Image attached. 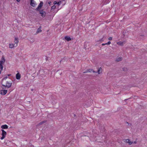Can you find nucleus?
Returning a JSON list of instances; mask_svg holds the SVG:
<instances>
[{
    "label": "nucleus",
    "instance_id": "f257e3e1",
    "mask_svg": "<svg viewBox=\"0 0 147 147\" xmlns=\"http://www.w3.org/2000/svg\"><path fill=\"white\" fill-rule=\"evenodd\" d=\"M12 82H9L8 81H7L6 83V85H4L3 84H2V88L3 89H5V88L7 87L8 88H10L11 87L12 85Z\"/></svg>",
    "mask_w": 147,
    "mask_h": 147
},
{
    "label": "nucleus",
    "instance_id": "f03ea898",
    "mask_svg": "<svg viewBox=\"0 0 147 147\" xmlns=\"http://www.w3.org/2000/svg\"><path fill=\"white\" fill-rule=\"evenodd\" d=\"M123 141L124 142L128 143L130 145L132 144L133 143L135 144L136 143V142L135 141L133 142V141H131L129 139H124L123 140Z\"/></svg>",
    "mask_w": 147,
    "mask_h": 147
},
{
    "label": "nucleus",
    "instance_id": "7ed1b4c3",
    "mask_svg": "<svg viewBox=\"0 0 147 147\" xmlns=\"http://www.w3.org/2000/svg\"><path fill=\"white\" fill-rule=\"evenodd\" d=\"M43 2L42 1H41L38 6V7L35 9V10L36 11H39L41 10L40 9L42 8L43 6Z\"/></svg>",
    "mask_w": 147,
    "mask_h": 147
},
{
    "label": "nucleus",
    "instance_id": "20e7f679",
    "mask_svg": "<svg viewBox=\"0 0 147 147\" xmlns=\"http://www.w3.org/2000/svg\"><path fill=\"white\" fill-rule=\"evenodd\" d=\"M43 9H42L41 10L38 11L39 13L41 14V16L43 18L45 17L46 15V13L45 12L43 11Z\"/></svg>",
    "mask_w": 147,
    "mask_h": 147
},
{
    "label": "nucleus",
    "instance_id": "39448f33",
    "mask_svg": "<svg viewBox=\"0 0 147 147\" xmlns=\"http://www.w3.org/2000/svg\"><path fill=\"white\" fill-rule=\"evenodd\" d=\"M1 131L2 132L1 134L2 137L1 138H5L7 134L6 132L3 129H2Z\"/></svg>",
    "mask_w": 147,
    "mask_h": 147
},
{
    "label": "nucleus",
    "instance_id": "423d86ee",
    "mask_svg": "<svg viewBox=\"0 0 147 147\" xmlns=\"http://www.w3.org/2000/svg\"><path fill=\"white\" fill-rule=\"evenodd\" d=\"M5 61V58L3 56L1 58V60L0 61V64L3 65Z\"/></svg>",
    "mask_w": 147,
    "mask_h": 147
},
{
    "label": "nucleus",
    "instance_id": "0eeeda50",
    "mask_svg": "<svg viewBox=\"0 0 147 147\" xmlns=\"http://www.w3.org/2000/svg\"><path fill=\"white\" fill-rule=\"evenodd\" d=\"M7 90H1V95H5L6 93H7Z\"/></svg>",
    "mask_w": 147,
    "mask_h": 147
},
{
    "label": "nucleus",
    "instance_id": "6e6552de",
    "mask_svg": "<svg viewBox=\"0 0 147 147\" xmlns=\"http://www.w3.org/2000/svg\"><path fill=\"white\" fill-rule=\"evenodd\" d=\"M16 78L17 80H19L20 79L21 75L20 74L18 73H17L16 75Z\"/></svg>",
    "mask_w": 147,
    "mask_h": 147
},
{
    "label": "nucleus",
    "instance_id": "1a4fd4ad",
    "mask_svg": "<svg viewBox=\"0 0 147 147\" xmlns=\"http://www.w3.org/2000/svg\"><path fill=\"white\" fill-rule=\"evenodd\" d=\"M30 5L31 6L34 7L36 5V3L35 2L34 0V1L30 2Z\"/></svg>",
    "mask_w": 147,
    "mask_h": 147
},
{
    "label": "nucleus",
    "instance_id": "9d476101",
    "mask_svg": "<svg viewBox=\"0 0 147 147\" xmlns=\"http://www.w3.org/2000/svg\"><path fill=\"white\" fill-rule=\"evenodd\" d=\"M65 39L68 41H70L71 40V38L70 37L67 36H66L65 37Z\"/></svg>",
    "mask_w": 147,
    "mask_h": 147
},
{
    "label": "nucleus",
    "instance_id": "9b49d317",
    "mask_svg": "<svg viewBox=\"0 0 147 147\" xmlns=\"http://www.w3.org/2000/svg\"><path fill=\"white\" fill-rule=\"evenodd\" d=\"M8 126L7 125H3L1 126V128L2 129H7L8 128Z\"/></svg>",
    "mask_w": 147,
    "mask_h": 147
},
{
    "label": "nucleus",
    "instance_id": "f8f14e48",
    "mask_svg": "<svg viewBox=\"0 0 147 147\" xmlns=\"http://www.w3.org/2000/svg\"><path fill=\"white\" fill-rule=\"evenodd\" d=\"M14 42L16 44V45L15 46L16 47L17 45V44L19 42L18 38H15Z\"/></svg>",
    "mask_w": 147,
    "mask_h": 147
},
{
    "label": "nucleus",
    "instance_id": "ddd939ff",
    "mask_svg": "<svg viewBox=\"0 0 147 147\" xmlns=\"http://www.w3.org/2000/svg\"><path fill=\"white\" fill-rule=\"evenodd\" d=\"M41 26H40L39 28L37 29L36 33H38L40 32H41L42 30H41Z\"/></svg>",
    "mask_w": 147,
    "mask_h": 147
},
{
    "label": "nucleus",
    "instance_id": "4468645a",
    "mask_svg": "<svg viewBox=\"0 0 147 147\" xmlns=\"http://www.w3.org/2000/svg\"><path fill=\"white\" fill-rule=\"evenodd\" d=\"M106 38V36H103V37L99 40V41H100L101 42H102Z\"/></svg>",
    "mask_w": 147,
    "mask_h": 147
},
{
    "label": "nucleus",
    "instance_id": "2eb2a0df",
    "mask_svg": "<svg viewBox=\"0 0 147 147\" xmlns=\"http://www.w3.org/2000/svg\"><path fill=\"white\" fill-rule=\"evenodd\" d=\"M87 71L89 72H93V73H96V72L94 71L93 70V69H89L87 70Z\"/></svg>",
    "mask_w": 147,
    "mask_h": 147
},
{
    "label": "nucleus",
    "instance_id": "dca6fc26",
    "mask_svg": "<svg viewBox=\"0 0 147 147\" xmlns=\"http://www.w3.org/2000/svg\"><path fill=\"white\" fill-rule=\"evenodd\" d=\"M15 44H10L9 45V47L10 48H12L14 46Z\"/></svg>",
    "mask_w": 147,
    "mask_h": 147
},
{
    "label": "nucleus",
    "instance_id": "f3484780",
    "mask_svg": "<svg viewBox=\"0 0 147 147\" xmlns=\"http://www.w3.org/2000/svg\"><path fill=\"white\" fill-rule=\"evenodd\" d=\"M122 60V57H118L117 58L116 60V61L117 62H119L121 61Z\"/></svg>",
    "mask_w": 147,
    "mask_h": 147
},
{
    "label": "nucleus",
    "instance_id": "a211bd4d",
    "mask_svg": "<svg viewBox=\"0 0 147 147\" xmlns=\"http://www.w3.org/2000/svg\"><path fill=\"white\" fill-rule=\"evenodd\" d=\"M122 69L124 71H126L128 70L127 68L126 67H123L122 68Z\"/></svg>",
    "mask_w": 147,
    "mask_h": 147
},
{
    "label": "nucleus",
    "instance_id": "6ab92c4d",
    "mask_svg": "<svg viewBox=\"0 0 147 147\" xmlns=\"http://www.w3.org/2000/svg\"><path fill=\"white\" fill-rule=\"evenodd\" d=\"M47 122V121L46 120H44L42 121L41 122H40L39 123V125H41L42 124L45 123H46V122Z\"/></svg>",
    "mask_w": 147,
    "mask_h": 147
},
{
    "label": "nucleus",
    "instance_id": "aec40b11",
    "mask_svg": "<svg viewBox=\"0 0 147 147\" xmlns=\"http://www.w3.org/2000/svg\"><path fill=\"white\" fill-rule=\"evenodd\" d=\"M102 68L101 67H100L97 71V72L98 73V74H99L100 72V71L101 70Z\"/></svg>",
    "mask_w": 147,
    "mask_h": 147
},
{
    "label": "nucleus",
    "instance_id": "412c9836",
    "mask_svg": "<svg viewBox=\"0 0 147 147\" xmlns=\"http://www.w3.org/2000/svg\"><path fill=\"white\" fill-rule=\"evenodd\" d=\"M56 8V6L54 5L52 6L51 8V10H54Z\"/></svg>",
    "mask_w": 147,
    "mask_h": 147
},
{
    "label": "nucleus",
    "instance_id": "4be33fe9",
    "mask_svg": "<svg viewBox=\"0 0 147 147\" xmlns=\"http://www.w3.org/2000/svg\"><path fill=\"white\" fill-rule=\"evenodd\" d=\"M3 65L0 64V68L1 70H2L3 69Z\"/></svg>",
    "mask_w": 147,
    "mask_h": 147
},
{
    "label": "nucleus",
    "instance_id": "5701e85b",
    "mask_svg": "<svg viewBox=\"0 0 147 147\" xmlns=\"http://www.w3.org/2000/svg\"><path fill=\"white\" fill-rule=\"evenodd\" d=\"M53 4L54 5L57 4L58 5H59V4H58V2H57V1H55L54 2H53Z\"/></svg>",
    "mask_w": 147,
    "mask_h": 147
},
{
    "label": "nucleus",
    "instance_id": "b1692460",
    "mask_svg": "<svg viewBox=\"0 0 147 147\" xmlns=\"http://www.w3.org/2000/svg\"><path fill=\"white\" fill-rule=\"evenodd\" d=\"M7 78V76H6L5 77L3 78V79H2V81H3L4 80H6Z\"/></svg>",
    "mask_w": 147,
    "mask_h": 147
},
{
    "label": "nucleus",
    "instance_id": "393cba45",
    "mask_svg": "<svg viewBox=\"0 0 147 147\" xmlns=\"http://www.w3.org/2000/svg\"><path fill=\"white\" fill-rule=\"evenodd\" d=\"M111 43V42L110 41H109L107 43H106V45H110Z\"/></svg>",
    "mask_w": 147,
    "mask_h": 147
},
{
    "label": "nucleus",
    "instance_id": "a878e982",
    "mask_svg": "<svg viewBox=\"0 0 147 147\" xmlns=\"http://www.w3.org/2000/svg\"><path fill=\"white\" fill-rule=\"evenodd\" d=\"M61 3V1H59L58 2V4H59V6L60 5Z\"/></svg>",
    "mask_w": 147,
    "mask_h": 147
},
{
    "label": "nucleus",
    "instance_id": "bb28decb",
    "mask_svg": "<svg viewBox=\"0 0 147 147\" xmlns=\"http://www.w3.org/2000/svg\"><path fill=\"white\" fill-rule=\"evenodd\" d=\"M126 33V32H124V31H123V37H124L125 36V34Z\"/></svg>",
    "mask_w": 147,
    "mask_h": 147
},
{
    "label": "nucleus",
    "instance_id": "cd10ccee",
    "mask_svg": "<svg viewBox=\"0 0 147 147\" xmlns=\"http://www.w3.org/2000/svg\"><path fill=\"white\" fill-rule=\"evenodd\" d=\"M108 39L110 40H112V37H109L108 38Z\"/></svg>",
    "mask_w": 147,
    "mask_h": 147
},
{
    "label": "nucleus",
    "instance_id": "c85d7f7f",
    "mask_svg": "<svg viewBox=\"0 0 147 147\" xmlns=\"http://www.w3.org/2000/svg\"><path fill=\"white\" fill-rule=\"evenodd\" d=\"M130 98H131V97H130L128 99H125L124 100V101H126V100H128L129 99H130Z\"/></svg>",
    "mask_w": 147,
    "mask_h": 147
},
{
    "label": "nucleus",
    "instance_id": "c756f323",
    "mask_svg": "<svg viewBox=\"0 0 147 147\" xmlns=\"http://www.w3.org/2000/svg\"><path fill=\"white\" fill-rule=\"evenodd\" d=\"M49 57H46V58H45V59L46 61L48 59V58Z\"/></svg>",
    "mask_w": 147,
    "mask_h": 147
},
{
    "label": "nucleus",
    "instance_id": "7c9ffc66",
    "mask_svg": "<svg viewBox=\"0 0 147 147\" xmlns=\"http://www.w3.org/2000/svg\"><path fill=\"white\" fill-rule=\"evenodd\" d=\"M88 71H87V70H86V71H85L84 72H83L84 73H86L87 72H88Z\"/></svg>",
    "mask_w": 147,
    "mask_h": 147
},
{
    "label": "nucleus",
    "instance_id": "2f4dec72",
    "mask_svg": "<svg viewBox=\"0 0 147 147\" xmlns=\"http://www.w3.org/2000/svg\"><path fill=\"white\" fill-rule=\"evenodd\" d=\"M51 1H49V2H48V3L49 4V5L50 6L51 5Z\"/></svg>",
    "mask_w": 147,
    "mask_h": 147
},
{
    "label": "nucleus",
    "instance_id": "473e14b6",
    "mask_svg": "<svg viewBox=\"0 0 147 147\" xmlns=\"http://www.w3.org/2000/svg\"><path fill=\"white\" fill-rule=\"evenodd\" d=\"M106 45V43H102V46H104V45Z\"/></svg>",
    "mask_w": 147,
    "mask_h": 147
},
{
    "label": "nucleus",
    "instance_id": "72a5a7b5",
    "mask_svg": "<svg viewBox=\"0 0 147 147\" xmlns=\"http://www.w3.org/2000/svg\"><path fill=\"white\" fill-rule=\"evenodd\" d=\"M18 2H19L20 0H16Z\"/></svg>",
    "mask_w": 147,
    "mask_h": 147
},
{
    "label": "nucleus",
    "instance_id": "f704fd0d",
    "mask_svg": "<svg viewBox=\"0 0 147 147\" xmlns=\"http://www.w3.org/2000/svg\"><path fill=\"white\" fill-rule=\"evenodd\" d=\"M30 2H31L32 1H34V0H30Z\"/></svg>",
    "mask_w": 147,
    "mask_h": 147
},
{
    "label": "nucleus",
    "instance_id": "c9c22d12",
    "mask_svg": "<svg viewBox=\"0 0 147 147\" xmlns=\"http://www.w3.org/2000/svg\"><path fill=\"white\" fill-rule=\"evenodd\" d=\"M7 75L8 76H9L10 75H11V74H7Z\"/></svg>",
    "mask_w": 147,
    "mask_h": 147
},
{
    "label": "nucleus",
    "instance_id": "e433bc0d",
    "mask_svg": "<svg viewBox=\"0 0 147 147\" xmlns=\"http://www.w3.org/2000/svg\"><path fill=\"white\" fill-rule=\"evenodd\" d=\"M126 123L128 124V125H129V123L127 122H126Z\"/></svg>",
    "mask_w": 147,
    "mask_h": 147
},
{
    "label": "nucleus",
    "instance_id": "4c0bfd02",
    "mask_svg": "<svg viewBox=\"0 0 147 147\" xmlns=\"http://www.w3.org/2000/svg\"><path fill=\"white\" fill-rule=\"evenodd\" d=\"M129 125H131V123H129Z\"/></svg>",
    "mask_w": 147,
    "mask_h": 147
},
{
    "label": "nucleus",
    "instance_id": "58836bf2",
    "mask_svg": "<svg viewBox=\"0 0 147 147\" xmlns=\"http://www.w3.org/2000/svg\"><path fill=\"white\" fill-rule=\"evenodd\" d=\"M1 71L0 70V74H1Z\"/></svg>",
    "mask_w": 147,
    "mask_h": 147
},
{
    "label": "nucleus",
    "instance_id": "ea45409f",
    "mask_svg": "<svg viewBox=\"0 0 147 147\" xmlns=\"http://www.w3.org/2000/svg\"><path fill=\"white\" fill-rule=\"evenodd\" d=\"M31 90H32V91H33V89H31Z\"/></svg>",
    "mask_w": 147,
    "mask_h": 147
},
{
    "label": "nucleus",
    "instance_id": "a19ab883",
    "mask_svg": "<svg viewBox=\"0 0 147 147\" xmlns=\"http://www.w3.org/2000/svg\"><path fill=\"white\" fill-rule=\"evenodd\" d=\"M103 129H104V131H105V128H104V127H103Z\"/></svg>",
    "mask_w": 147,
    "mask_h": 147
},
{
    "label": "nucleus",
    "instance_id": "79ce46f5",
    "mask_svg": "<svg viewBox=\"0 0 147 147\" xmlns=\"http://www.w3.org/2000/svg\"><path fill=\"white\" fill-rule=\"evenodd\" d=\"M1 140H3V139L4 138H1Z\"/></svg>",
    "mask_w": 147,
    "mask_h": 147
},
{
    "label": "nucleus",
    "instance_id": "37998d69",
    "mask_svg": "<svg viewBox=\"0 0 147 147\" xmlns=\"http://www.w3.org/2000/svg\"><path fill=\"white\" fill-rule=\"evenodd\" d=\"M62 0V1H65V0Z\"/></svg>",
    "mask_w": 147,
    "mask_h": 147
}]
</instances>
